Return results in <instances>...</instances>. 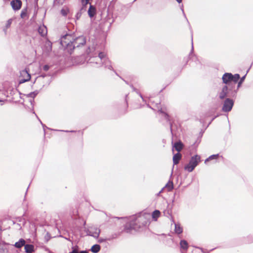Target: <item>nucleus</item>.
<instances>
[{"instance_id": "e2e57ef3", "label": "nucleus", "mask_w": 253, "mask_h": 253, "mask_svg": "<svg viewBox=\"0 0 253 253\" xmlns=\"http://www.w3.org/2000/svg\"><path fill=\"white\" fill-rule=\"evenodd\" d=\"M44 86V84H43V85H42V87H43Z\"/></svg>"}, {"instance_id": "a211bd4d", "label": "nucleus", "mask_w": 253, "mask_h": 253, "mask_svg": "<svg viewBox=\"0 0 253 253\" xmlns=\"http://www.w3.org/2000/svg\"><path fill=\"white\" fill-rule=\"evenodd\" d=\"M39 34L42 36L44 37L47 34V29L44 25L41 26L39 27L38 29Z\"/></svg>"}, {"instance_id": "bf43d9fd", "label": "nucleus", "mask_w": 253, "mask_h": 253, "mask_svg": "<svg viewBox=\"0 0 253 253\" xmlns=\"http://www.w3.org/2000/svg\"><path fill=\"white\" fill-rule=\"evenodd\" d=\"M124 81L126 82V84H127V82L124 80Z\"/></svg>"}, {"instance_id": "c03bdc74", "label": "nucleus", "mask_w": 253, "mask_h": 253, "mask_svg": "<svg viewBox=\"0 0 253 253\" xmlns=\"http://www.w3.org/2000/svg\"><path fill=\"white\" fill-rule=\"evenodd\" d=\"M82 12H84V11H81V12H78V13L77 14V18H78L79 17H80V16H81V13H82Z\"/></svg>"}, {"instance_id": "4be33fe9", "label": "nucleus", "mask_w": 253, "mask_h": 253, "mask_svg": "<svg viewBox=\"0 0 253 253\" xmlns=\"http://www.w3.org/2000/svg\"><path fill=\"white\" fill-rule=\"evenodd\" d=\"M180 246L181 249L186 250L188 248V244L186 240H182L180 242Z\"/></svg>"}, {"instance_id": "f257e3e1", "label": "nucleus", "mask_w": 253, "mask_h": 253, "mask_svg": "<svg viewBox=\"0 0 253 253\" xmlns=\"http://www.w3.org/2000/svg\"><path fill=\"white\" fill-rule=\"evenodd\" d=\"M86 53L89 57L88 63L94 64L95 67L104 66L105 68L113 71L115 74L120 77L112 66V62L108 57L107 53L103 51L95 50V48H86Z\"/></svg>"}, {"instance_id": "79ce46f5", "label": "nucleus", "mask_w": 253, "mask_h": 253, "mask_svg": "<svg viewBox=\"0 0 253 253\" xmlns=\"http://www.w3.org/2000/svg\"><path fill=\"white\" fill-rule=\"evenodd\" d=\"M61 12L63 15L65 16L67 14V12H66V10L64 9H62L61 11Z\"/></svg>"}, {"instance_id": "ddd939ff", "label": "nucleus", "mask_w": 253, "mask_h": 253, "mask_svg": "<svg viewBox=\"0 0 253 253\" xmlns=\"http://www.w3.org/2000/svg\"><path fill=\"white\" fill-rule=\"evenodd\" d=\"M10 4L14 10H18L21 7L22 2L20 0H13L11 1Z\"/></svg>"}, {"instance_id": "9d476101", "label": "nucleus", "mask_w": 253, "mask_h": 253, "mask_svg": "<svg viewBox=\"0 0 253 253\" xmlns=\"http://www.w3.org/2000/svg\"><path fill=\"white\" fill-rule=\"evenodd\" d=\"M86 43L85 38L84 36L74 38L73 47H80L84 46Z\"/></svg>"}, {"instance_id": "a878e982", "label": "nucleus", "mask_w": 253, "mask_h": 253, "mask_svg": "<svg viewBox=\"0 0 253 253\" xmlns=\"http://www.w3.org/2000/svg\"><path fill=\"white\" fill-rule=\"evenodd\" d=\"M160 211L157 210H155L152 212V218L155 220H157V218L160 216Z\"/></svg>"}, {"instance_id": "603ef678", "label": "nucleus", "mask_w": 253, "mask_h": 253, "mask_svg": "<svg viewBox=\"0 0 253 253\" xmlns=\"http://www.w3.org/2000/svg\"><path fill=\"white\" fill-rule=\"evenodd\" d=\"M127 94H126V107H127V106H128L127 101V100H126V97H127Z\"/></svg>"}, {"instance_id": "a19ab883", "label": "nucleus", "mask_w": 253, "mask_h": 253, "mask_svg": "<svg viewBox=\"0 0 253 253\" xmlns=\"http://www.w3.org/2000/svg\"><path fill=\"white\" fill-rule=\"evenodd\" d=\"M176 196V193H175L174 194V196H173V199L172 200V203L173 204L174 202V199H175V197ZM173 204H172L171 207H170V210L172 209V207H173Z\"/></svg>"}, {"instance_id": "3c124183", "label": "nucleus", "mask_w": 253, "mask_h": 253, "mask_svg": "<svg viewBox=\"0 0 253 253\" xmlns=\"http://www.w3.org/2000/svg\"><path fill=\"white\" fill-rule=\"evenodd\" d=\"M80 253H88L87 251H81Z\"/></svg>"}, {"instance_id": "7c9ffc66", "label": "nucleus", "mask_w": 253, "mask_h": 253, "mask_svg": "<svg viewBox=\"0 0 253 253\" xmlns=\"http://www.w3.org/2000/svg\"><path fill=\"white\" fill-rule=\"evenodd\" d=\"M88 0H82V3L83 5V6L82 8L81 9V11H86V6L87 4L88 3Z\"/></svg>"}, {"instance_id": "f704fd0d", "label": "nucleus", "mask_w": 253, "mask_h": 253, "mask_svg": "<svg viewBox=\"0 0 253 253\" xmlns=\"http://www.w3.org/2000/svg\"><path fill=\"white\" fill-rule=\"evenodd\" d=\"M99 234H100V230L98 229V230H97V231H95L94 232V235H93L92 236L95 238H98L99 236Z\"/></svg>"}, {"instance_id": "aec40b11", "label": "nucleus", "mask_w": 253, "mask_h": 253, "mask_svg": "<svg viewBox=\"0 0 253 253\" xmlns=\"http://www.w3.org/2000/svg\"><path fill=\"white\" fill-rule=\"evenodd\" d=\"M101 247L98 244H95L93 245L90 251L93 253H98L100 250Z\"/></svg>"}, {"instance_id": "c756f323", "label": "nucleus", "mask_w": 253, "mask_h": 253, "mask_svg": "<svg viewBox=\"0 0 253 253\" xmlns=\"http://www.w3.org/2000/svg\"><path fill=\"white\" fill-rule=\"evenodd\" d=\"M25 214H24L22 216L18 217L16 218V221L22 224L23 226H24L26 224V220L23 218V216Z\"/></svg>"}, {"instance_id": "b1692460", "label": "nucleus", "mask_w": 253, "mask_h": 253, "mask_svg": "<svg viewBox=\"0 0 253 253\" xmlns=\"http://www.w3.org/2000/svg\"><path fill=\"white\" fill-rule=\"evenodd\" d=\"M219 155L218 154L211 155L205 160V163L206 164L208 162L212 160H216L219 157Z\"/></svg>"}, {"instance_id": "2f4dec72", "label": "nucleus", "mask_w": 253, "mask_h": 253, "mask_svg": "<svg viewBox=\"0 0 253 253\" xmlns=\"http://www.w3.org/2000/svg\"><path fill=\"white\" fill-rule=\"evenodd\" d=\"M194 49V48H191L190 52L189 53V59H192L193 60H194L196 58V57L195 56V55L193 54Z\"/></svg>"}, {"instance_id": "052dcab7", "label": "nucleus", "mask_w": 253, "mask_h": 253, "mask_svg": "<svg viewBox=\"0 0 253 253\" xmlns=\"http://www.w3.org/2000/svg\"><path fill=\"white\" fill-rule=\"evenodd\" d=\"M147 106H148V107H150V108L149 105H147Z\"/></svg>"}, {"instance_id": "6ab92c4d", "label": "nucleus", "mask_w": 253, "mask_h": 253, "mask_svg": "<svg viewBox=\"0 0 253 253\" xmlns=\"http://www.w3.org/2000/svg\"><path fill=\"white\" fill-rule=\"evenodd\" d=\"M87 12L90 17H93L96 13V9L93 5L90 4Z\"/></svg>"}, {"instance_id": "393cba45", "label": "nucleus", "mask_w": 253, "mask_h": 253, "mask_svg": "<svg viewBox=\"0 0 253 253\" xmlns=\"http://www.w3.org/2000/svg\"><path fill=\"white\" fill-rule=\"evenodd\" d=\"M164 187L165 188H166L168 191H170L173 188V182L172 181L169 180Z\"/></svg>"}, {"instance_id": "cd10ccee", "label": "nucleus", "mask_w": 253, "mask_h": 253, "mask_svg": "<svg viewBox=\"0 0 253 253\" xmlns=\"http://www.w3.org/2000/svg\"><path fill=\"white\" fill-rule=\"evenodd\" d=\"M240 78V76L239 74H232V82L235 84L238 82Z\"/></svg>"}, {"instance_id": "4468645a", "label": "nucleus", "mask_w": 253, "mask_h": 253, "mask_svg": "<svg viewBox=\"0 0 253 253\" xmlns=\"http://www.w3.org/2000/svg\"><path fill=\"white\" fill-rule=\"evenodd\" d=\"M184 145L181 141L176 142L172 146V150L174 149L176 151L179 153V152L183 149Z\"/></svg>"}, {"instance_id": "5701e85b", "label": "nucleus", "mask_w": 253, "mask_h": 253, "mask_svg": "<svg viewBox=\"0 0 253 253\" xmlns=\"http://www.w3.org/2000/svg\"><path fill=\"white\" fill-rule=\"evenodd\" d=\"M246 75H247V74H245L244 76H243V77H242L241 78H240V80L239 81H238V85H237V86L236 87H235V89H237V92L238 91L239 87L241 86L242 84H243V83L245 81V79L246 78Z\"/></svg>"}, {"instance_id": "423d86ee", "label": "nucleus", "mask_w": 253, "mask_h": 253, "mask_svg": "<svg viewBox=\"0 0 253 253\" xmlns=\"http://www.w3.org/2000/svg\"><path fill=\"white\" fill-rule=\"evenodd\" d=\"M201 162V157L198 155L192 156L188 164L184 166V169L192 172Z\"/></svg>"}, {"instance_id": "c9c22d12", "label": "nucleus", "mask_w": 253, "mask_h": 253, "mask_svg": "<svg viewBox=\"0 0 253 253\" xmlns=\"http://www.w3.org/2000/svg\"><path fill=\"white\" fill-rule=\"evenodd\" d=\"M50 66H49L48 65H44L43 67H42V69L44 71H47L49 68H50Z\"/></svg>"}, {"instance_id": "f03ea898", "label": "nucleus", "mask_w": 253, "mask_h": 253, "mask_svg": "<svg viewBox=\"0 0 253 253\" xmlns=\"http://www.w3.org/2000/svg\"><path fill=\"white\" fill-rule=\"evenodd\" d=\"M150 223V220L146 215H141L138 217L133 215L124 225L123 231L127 233H132V231H137Z\"/></svg>"}, {"instance_id": "6e6d98bb", "label": "nucleus", "mask_w": 253, "mask_h": 253, "mask_svg": "<svg viewBox=\"0 0 253 253\" xmlns=\"http://www.w3.org/2000/svg\"><path fill=\"white\" fill-rule=\"evenodd\" d=\"M168 214H170V213L169 212V211H167Z\"/></svg>"}, {"instance_id": "dca6fc26", "label": "nucleus", "mask_w": 253, "mask_h": 253, "mask_svg": "<svg viewBox=\"0 0 253 253\" xmlns=\"http://www.w3.org/2000/svg\"><path fill=\"white\" fill-rule=\"evenodd\" d=\"M24 249L26 253H32L34 251V246L32 244H25Z\"/></svg>"}, {"instance_id": "f8f14e48", "label": "nucleus", "mask_w": 253, "mask_h": 253, "mask_svg": "<svg viewBox=\"0 0 253 253\" xmlns=\"http://www.w3.org/2000/svg\"><path fill=\"white\" fill-rule=\"evenodd\" d=\"M158 112L163 115V116L165 118V119L167 121L168 123H169V125L170 126V132L172 135H173V131H172V124L170 121V117L169 115L167 113L162 111V109L159 110Z\"/></svg>"}, {"instance_id": "473e14b6", "label": "nucleus", "mask_w": 253, "mask_h": 253, "mask_svg": "<svg viewBox=\"0 0 253 253\" xmlns=\"http://www.w3.org/2000/svg\"><path fill=\"white\" fill-rule=\"evenodd\" d=\"M72 251L69 253H79L78 249L79 247L78 246H73L72 247Z\"/></svg>"}, {"instance_id": "58836bf2", "label": "nucleus", "mask_w": 253, "mask_h": 253, "mask_svg": "<svg viewBox=\"0 0 253 253\" xmlns=\"http://www.w3.org/2000/svg\"><path fill=\"white\" fill-rule=\"evenodd\" d=\"M106 240H107L106 239H104V238H101L99 239L98 242L99 243H103V242H105Z\"/></svg>"}, {"instance_id": "0eeeda50", "label": "nucleus", "mask_w": 253, "mask_h": 253, "mask_svg": "<svg viewBox=\"0 0 253 253\" xmlns=\"http://www.w3.org/2000/svg\"><path fill=\"white\" fill-rule=\"evenodd\" d=\"M74 36L70 34H66L60 39V44L62 47H73Z\"/></svg>"}, {"instance_id": "6e6552de", "label": "nucleus", "mask_w": 253, "mask_h": 253, "mask_svg": "<svg viewBox=\"0 0 253 253\" xmlns=\"http://www.w3.org/2000/svg\"><path fill=\"white\" fill-rule=\"evenodd\" d=\"M29 69L25 68L20 71V75L19 79V84H23L31 79V75L29 73Z\"/></svg>"}, {"instance_id": "c85d7f7f", "label": "nucleus", "mask_w": 253, "mask_h": 253, "mask_svg": "<svg viewBox=\"0 0 253 253\" xmlns=\"http://www.w3.org/2000/svg\"><path fill=\"white\" fill-rule=\"evenodd\" d=\"M39 91L38 90H35L33 92H31L28 94L26 95L28 97H31L33 99L39 94Z\"/></svg>"}, {"instance_id": "bb28decb", "label": "nucleus", "mask_w": 253, "mask_h": 253, "mask_svg": "<svg viewBox=\"0 0 253 253\" xmlns=\"http://www.w3.org/2000/svg\"><path fill=\"white\" fill-rule=\"evenodd\" d=\"M12 20L11 19H9L6 22V24L5 26L3 28V31L4 32L5 34H6L7 29L10 27V25L12 23Z\"/></svg>"}, {"instance_id": "680f3d73", "label": "nucleus", "mask_w": 253, "mask_h": 253, "mask_svg": "<svg viewBox=\"0 0 253 253\" xmlns=\"http://www.w3.org/2000/svg\"><path fill=\"white\" fill-rule=\"evenodd\" d=\"M250 69H249L247 71V73H248L249 72V70Z\"/></svg>"}, {"instance_id": "39448f33", "label": "nucleus", "mask_w": 253, "mask_h": 253, "mask_svg": "<svg viewBox=\"0 0 253 253\" xmlns=\"http://www.w3.org/2000/svg\"><path fill=\"white\" fill-rule=\"evenodd\" d=\"M237 95V89H235V84L224 85L221 91L219 93V98L221 100L226 98V97H236Z\"/></svg>"}, {"instance_id": "864d4df0", "label": "nucleus", "mask_w": 253, "mask_h": 253, "mask_svg": "<svg viewBox=\"0 0 253 253\" xmlns=\"http://www.w3.org/2000/svg\"><path fill=\"white\" fill-rule=\"evenodd\" d=\"M164 188H165V187H163V188L161 189V191H160L158 193V195H159L160 194V193H161V192H162V191H163V190L164 189Z\"/></svg>"}, {"instance_id": "72a5a7b5", "label": "nucleus", "mask_w": 253, "mask_h": 253, "mask_svg": "<svg viewBox=\"0 0 253 253\" xmlns=\"http://www.w3.org/2000/svg\"><path fill=\"white\" fill-rule=\"evenodd\" d=\"M27 15V10L26 9H23L21 13V18H24Z\"/></svg>"}, {"instance_id": "8fccbe9b", "label": "nucleus", "mask_w": 253, "mask_h": 253, "mask_svg": "<svg viewBox=\"0 0 253 253\" xmlns=\"http://www.w3.org/2000/svg\"><path fill=\"white\" fill-rule=\"evenodd\" d=\"M130 86L132 88L133 91H136V89L133 85H131Z\"/></svg>"}, {"instance_id": "ea45409f", "label": "nucleus", "mask_w": 253, "mask_h": 253, "mask_svg": "<svg viewBox=\"0 0 253 253\" xmlns=\"http://www.w3.org/2000/svg\"><path fill=\"white\" fill-rule=\"evenodd\" d=\"M16 228L19 230L21 229V228H22L21 224L19 223H17Z\"/></svg>"}, {"instance_id": "a18cd8bd", "label": "nucleus", "mask_w": 253, "mask_h": 253, "mask_svg": "<svg viewBox=\"0 0 253 253\" xmlns=\"http://www.w3.org/2000/svg\"><path fill=\"white\" fill-rule=\"evenodd\" d=\"M46 76V75L45 74H42L41 76H40L39 77V78H44V77H45Z\"/></svg>"}, {"instance_id": "f3484780", "label": "nucleus", "mask_w": 253, "mask_h": 253, "mask_svg": "<svg viewBox=\"0 0 253 253\" xmlns=\"http://www.w3.org/2000/svg\"><path fill=\"white\" fill-rule=\"evenodd\" d=\"M181 154L179 153H177L173 156V165H177L179 163L180 160L181 158Z\"/></svg>"}, {"instance_id": "49530a36", "label": "nucleus", "mask_w": 253, "mask_h": 253, "mask_svg": "<svg viewBox=\"0 0 253 253\" xmlns=\"http://www.w3.org/2000/svg\"><path fill=\"white\" fill-rule=\"evenodd\" d=\"M139 95L140 97L142 98V99L143 101V102H145L146 101H145V100L144 99V98H143V97L141 93H139Z\"/></svg>"}, {"instance_id": "4c0bfd02", "label": "nucleus", "mask_w": 253, "mask_h": 253, "mask_svg": "<svg viewBox=\"0 0 253 253\" xmlns=\"http://www.w3.org/2000/svg\"><path fill=\"white\" fill-rule=\"evenodd\" d=\"M42 125V126L43 127V130H44V134L45 133V128H46L47 129H50L49 128L47 127L44 124H42V122L40 120Z\"/></svg>"}, {"instance_id": "2eb2a0df", "label": "nucleus", "mask_w": 253, "mask_h": 253, "mask_svg": "<svg viewBox=\"0 0 253 253\" xmlns=\"http://www.w3.org/2000/svg\"><path fill=\"white\" fill-rule=\"evenodd\" d=\"M25 244H26L25 240L23 238H21L19 240V241L18 242H16L15 243V244L14 245V246L17 249H20L23 246H25Z\"/></svg>"}, {"instance_id": "09e8293b", "label": "nucleus", "mask_w": 253, "mask_h": 253, "mask_svg": "<svg viewBox=\"0 0 253 253\" xmlns=\"http://www.w3.org/2000/svg\"><path fill=\"white\" fill-rule=\"evenodd\" d=\"M61 131H65V132H75V131H74V130L68 131V130H61Z\"/></svg>"}, {"instance_id": "1a4fd4ad", "label": "nucleus", "mask_w": 253, "mask_h": 253, "mask_svg": "<svg viewBox=\"0 0 253 253\" xmlns=\"http://www.w3.org/2000/svg\"><path fill=\"white\" fill-rule=\"evenodd\" d=\"M231 98V97L226 98L224 101L222 107V111L223 112H229L232 109L234 101Z\"/></svg>"}, {"instance_id": "4d7b16f0", "label": "nucleus", "mask_w": 253, "mask_h": 253, "mask_svg": "<svg viewBox=\"0 0 253 253\" xmlns=\"http://www.w3.org/2000/svg\"><path fill=\"white\" fill-rule=\"evenodd\" d=\"M3 102V100L2 99H0V102Z\"/></svg>"}, {"instance_id": "13d9d810", "label": "nucleus", "mask_w": 253, "mask_h": 253, "mask_svg": "<svg viewBox=\"0 0 253 253\" xmlns=\"http://www.w3.org/2000/svg\"><path fill=\"white\" fill-rule=\"evenodd\" d=\"M50 42H48V45H51L50 44Z\"/></svg>"}, {"instance_id": "37998d69", "label": "nucleus", "mask_w": 253, "mask_h": 253, "mask_svg": "<svg viewBox=\"0 0 253 253\" xmlns=\"http://www.w3.org/2000/svg\"><path fill=\"white\" fill-rule=\"evenodd\" d=\"M218 116V115H217L215 116L214 117H213V118L211 119V120L210 122V123H209V125H209L210 124H211V122H212V121H213V120H214L216 117H217Z\"/></svg>"}, {"instance_id": "7ed1b4c3", "label": "nucleus", "mask_w": 253, "mask_h": 253, "mask_svg": "<svg viewBox=\"0 0 253 253\" xmlns=\"http://www.w3.org/2000/svg\"><path fill=\"white\" fill-rule=\"evenodd\" d=\"M150 223V220L146 215H141L138 217L133 215L124 225L123 231L127 233H132V231H137Z\"/></svg>"}, {"instance_id": "de8ad7c7", "label": "nucleus", "mask_w": 253, "mask_h": 253, "mask_svg": "<svg viewBox=\"0 0 253 253\" xmlns=\"http://www.w3.org/2000/svg\"><path fill=\"white\" fill-rule=\"evenodd\" d=\"M30 102L31 103V104L33 106V103H34V99H31L30 100Z\"/></svg>"}, {"instance_id": "e433bc0d", "label": "nucleus", "mask_w": 253, "mask_h": 253, "mask_svg": "<svg viewBox=\"0 0 253 253\" xmlns=\"http://www.w3.org/2000/svg\"><path fill=\"white\" fill-rule=\"evenodd\" d=\"M247 238L249 239V241H248V243H252L253 242V237L252 236H249Z\"/></svg>"}, {"instance_id": "0e129e2a", "label": "nucleus", "mask_w": 253, "mask_h": 253, "mask_svg": "<svg viewBox=\"0 0 253 253\" xmlns=\"http://www.w3.org/2000/svg\"><path fill=\"white\" fill-rule=\"evenodd\" d=\"M28 187H29V186ZM28 189H29V187H27V191L28 190Z\"/></svg>"}, {"instance_id": "20e7f679", "label": "nucleus", "mask_w": 253, "mask_h": 253, "mask_svg": "<svg viewBox=\"0 0 253 253\" xmlns=\"http://www.w3.org/2000/svg\"><path fill=\"white\" fill-rule=\"evenodd\" d=\"M52 48H45L47 51L49 53V56L53 57L54 58H59L58 60H54L53 61L54 65H58L62 60L61 58V54L68 52L71 55L73 52L75 48H56V50L52 51Z\"/></svg>"}, {"instance_id": "5fc2aeb1", "label": "nucleus", "mask_w": 253, "mask_h": 253, "mask_svg": "<svg viewBox=\"0 0 253 253\" xmlns=\"http://www.w3.org/2000/svg\"><path fill=\"white\" fill-rule=\"evenodd\" d=\"M178 3H180L182 1V0H176Z\"/></svg>"}, {"instance_id": "412c9836", "label": "nucleus", "mask_w": 253, "mask_h": 253, "mask_svg": "<svg viewBox=\"0 0 253 253\" xmlns=\"http://www.w3.org/2000/svg\"><path fill=\"white\" fill-rule=\"evenodd\" d=\"M174 232L177 234H180L182 233L183 229L179 223H175Z\"/></svg>"}, {"instance_id": "9b49d317", "label": "nucleus", "mask_w": 253, "mask_h": 253, "mask_svg": "<svg viewBox=\"0 0 253 253\" xmlns=\"http://www.w3.org/2000/svg\"><path fill=\"white\" fill-rule=\"evenodd\" d=\"M223 83L225 84L227 86L230 84H235L232 82V74L231 73H224L222 77Z\"/></svg>"}]
</instances>
